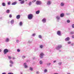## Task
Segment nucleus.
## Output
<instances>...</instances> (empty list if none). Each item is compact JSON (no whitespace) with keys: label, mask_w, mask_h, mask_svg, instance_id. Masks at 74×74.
<instances>
[{"label":"nucleus","mask_w":74,"mask_h":74,"mask_svg":"<svg viewBox=\"0 0 74 74\" xmlns=\"http://www.w3.org/2000/svg\"><path fill=\"white\" fill-rule=\"evenodd\" d=\"M20 18H21V16L19 15H17L16 16V18L17 19H20Z\"/></svg>","instance_id":"obj_14"},{"label":"nucleus","mask_w":74,"mask_h":74,"mask_svg":"<svg viewBox=\"0 0 74 74\" xmlns=\"http://www.w3.org/2000/svg\"><path fill=\"white\" fill-rule=\"evenodd\" d=\"M14 23V20H12L10 21V23L11 25H13Z\"/></svg>","instance_id":"obj_12"},{"label":"nucleus","mask_w":74,"mask_h":74,"mask_svg":"<svg viewBox=\"0 0 74 74\" xmlns=\"http://www.w3.org/2000/svg\"><path fill=\"white\" fill-rule=\"evenodd\" d=\"M60 5L61 7H63V6L64 5V3L63 2H61L60 4Z\"/></svg>","instance_id":"obj_13"},{"label":"nucleus","mask_w":74,"mask_h":74,"mask_svg":"<svg viewBox=\"0 0 74 74\" xmlns=\"http://www.w3.org/2000/svg\"><path fill=\"white\" fill-rule=\"evenodd\" d=\"M36 5H41L42 4V2L40 1H37L36 2Z\"/></svg>","instance_id":"obj_2"},{"label":"nucleus","mask_w":74,"mask_h":74,"mask_svg":"<svg viewBox=\"0 0 74 74\" xmlns=\"http://www.w3.org/2000/svg\"><path fill=\"white\" fill-rule=\"evenodd\" d=\"M9 18H12V15H11V14H10L9 15Z\"/></svg>","instance_id":"obj_43"},{"label":"nucleus","mask_w":74,"mask_h":74,"mask_svg":"<svg viewBox=\"0 0 74 74\" xmlns=\"http://www.w3.org/2000/svg\"><path fill=\"white\" fill-rule=\"evenodd\" d=\"M34 2H36V0H33Z\"/></svg>","instance_id":"obj_52"},{"label":"nucleus","mask_w":74,"mask_h":74,"mask_svg":"<svg viewBox=\"0 0 74 74\" xmlns=\"http://www.w3.org/2000/svg\"><path fill=\"white\" fill-rule=\"evenodd\" d=\"M74 45V43H73L71 44L72 46H73V45Z\"/></svg>","instance_id":"obj_49"},{"label":"nucleus","mask_w":74,"mask_h":74,"mask_svg":"<svg viewBox=\"0 0 74 74\" xmlns=\"http://www.w3.org/2000/svg\"><path fill=\"white\" fill-rule=\"evenodd\" d=\"M27 64H26V63H25L24 64V66H25V68H27Z\"/></svg>","instance_id":"obj_16"},{"label":"nucleus","mask_w":74,"mask_h":74,"mask_svg":"<svg viewBox=\"0 0 74 74\" xmlns=\"http://www.w3.org/2000/svg\"><path fill=\"white\" fill-rule=\"evenodd\" d=\"M10 4H11V2L9 1V2H8V5H10Z\"/></svg>","instance_id":"obj_40"},{"label":"nucleus","mask_w":74,"mask_h":74,"mask_svg":"<svg viewBox=\"0 0 74 74\" xmlns=\"http://www.w3.org/2000/svg\"><path fill=\"white\" fill-rule=\"evenodd\" d=\"M22 24H23L22 22H20L19 23V25H20V26H22Z\"/></svg>","instance_id":"obj_22"},{"label":"nucleus","mask_w":74,"mask_h":74,"mask_svg":"<svg viewBox=\"0 0 74 74\" xmlns=\"http://www.w3.org/2000/svg\"><path fill=\"white\" fill-rule=\"evenodd\" d=\"M52 1L51 0H48L47 2V5H50L52 3Z\"/></svg>","instance_id":"obj_3"},{"label":"nucleus","mask_w":74,"mask_h":74,"mask_svg":"<svg viewBox=\"0 0 74 74\" xmlns=\"http://www.w3.org/2000/svg\"><path fill=\"white\" fill-rule=\"evenodd\" d=\"M8 74H14V73H8Z\"/></svg>","instance_id":"obj_46"},{"label":"nucleus","mask_w":74,"mask_h":74,"mask_svg":"<svg viewBox=\"0 0 74 74\" xmlns=\"http://www.w3.org/2000/svg\"><path fill=\"white\" fill-rule=\"evenodd\" d=\"M12 59H13V60H14V59H15V57H13L12 58Z\"/></svg>","instance_id":"obj_50"},{"label":"nucleus","mask_w":74,"mask_h":74,"mask_svg":"<svg viewBox=\"0 0 74 74\" xmlns=\"http://www.w3.org/2000/svg\"><path fill=\"white\" fill-rule=\"evenodd\" d=\"M17 4V2L16 1H15L14 2L12 3V5H16Z\"/></svg>","instance_id":"obj_17"},{"label":"nucleus","mask_w":74,"mask_h":74,"mask_svg":"<svg viewBox=\"0 0 74 74\" xmlns=\"http://www.w3.org/2000/svg\"><path fill=\"white\" fill-rule=\"evenodd\" d=\"M1 52V49H0V52Z\"/></svg>","instance_id":"obj_55"},{"label":"nucleus","mask_w":74,"mask_h":74,"mask_svg":"<svg viewBox=\"0 0 74 74\" xmlns=\"http://www.w3.org/2000/svg\"><path fill=\"white\" fill-rule=\"evenodd\" d=\"M32 4V2H30L29 3V5L30 6Z\"/></svg>","instance_id":"obj_26"},{"label":"nucleus","mask_w":74,"mask_h":74,"mask_svg":"<svg viewBox=\"0 0 74 74\" xmlns=\"http://www.w3.org/2000/svg\"><path fill=\"white\" fill-rule=\"evenodd\" d=\"M70 40V38L68 37L65 39V41H68Z\"/></svg>","instance_id":"obj_11"},{"label":"nucleus","mask_w":74,"mask_h":74,"mask_svg":"<svg viewBox=\"0 0 74 74\" xmlns=\"http://www.w3.org/2000/svg\"><path fill=\"white\" fill-rule=\"evenodd\" d=\"M64 14H63V13H61L60 14V16L61 18H63V17L64 16Z\"/></svg>","instance_id":"obj_15"},{"label":"nucleus","mask_w":74,"mask_h":74,"mask_svg":"<svg viewBox=\"0 0 74 74\" xmlns=\"http://www.w3.org/2000/svg\"><path fill=\"white\" fill-rule=\"evenodd\" d=\"M58 64L60 66L62 64V62H59L58 63Z\"/></svg>","instance_id":"obj_37"},{"label":"nucleus","mask_w":74,"mask_h":74,"mask_svg":"<svg viewBox=\"0 0 74 74\" xmlns=\"http://www.w3.org/2000/svg\"><path fill=\"white\" fill-rule=\"evenodd\" d=\"M16 42L17 43H18L19 42V40H16Z\"/></svg>","instance_id":"obj_41"},{"label":"nucleus","mask_w":74,"mask_h":74,"mask_svg":"<svg viewBox=\"0 0 74 74\" xmlns=\"http://www.w3.org/2000/svg\"><path fill=\"white\" fill-rule=\"evenodd\" d=\"M8 50L7 49H5L4 50L3 53L5 55L7 53H8Z\"/></svg>","instance_id":"obj_4"},{"label":"nucleus","mask_w":74,"mask_h":74,"mask_svg":"<svg viewBox=\"0 0 74 74\" xmlns=\"http://www.w3.org/2000/svg\"><path fill=\"white\" fill-rule=\"evenodd\" d=\"M44 46H43V45H41L40 46V48H41V49H42L43 48V47Z\"/></svg>","instance_id":"obj_24"},{"label":"nucleus","mask_w":74,"mask_h":74,"mask_svg":"<svg viewBox=\"0 0 74 74\" xmlns=\"http://www.w3.org/2000/svg\"><path fill=\"white\" fill-rule=\"evenodd\" d=\"M72 28L74 29V24H73L72 25Z\"/></svg>","instance_id":"obj_39"},{"label":"nucleus","mask_w":74,"mask_h":74,"mask_svg":"<svg viewBox=\"0 0 74 74\" xmlns=\"http://www.w3.org/2000/svg\"><path fill=\"white\" fill-rule=\"evenodd\" d=\"M67 23H70V20H68L67 21Z\"/></svg>","instance_id":"obj_35"},{"label":"nucleus","mask_w":74,"mask_h":74,"mask_svg":"<svg viewBox=\"0 0 74 74\" xmlns=\"http://www.w3.org/2000/svg\"><path fill=\"white\" fill-rule=\"evenodd\" d=\"M22 0H18V1H21Z\"/></svg>","instance_id":"obj_57"},{"label":"nucleus","mask_w":74,"mask_h":74,"mask_svg":"<svg viewBox=\"0 0 74 74\" xmlns=\"http://www.w3.org/2000/svg\"><path fill=\"white\" fill-rule=\"evenodd\" d=\"M68 44H71V42L70 41L68 42Z\"/></svg>","instance_id":"obj_44"},{"label":"nucleus","mask_w":74,"mask_h":74,"mask_svg":"<svg viewBox=\"0 0 74 74\" xmlns=\"http://www.w3.org/2000/svg\"><path fill=\"white\" fill-rule=\"evenodd\" d=\"M20 51H21V50H20V49H17V52H19Z\"/></svg>","instance_id":"obj_38"},{"label":"nucleus","mask_w":74,"mask_h":74,"mask_svg":"<svg viewBox=\"0 0 74 74\" xmlns=\"http://www.w3.org/2000/svg\"><path fill=\"white\" fill-rule=\"evenodd\" d=\"M47 71H48V70L46 69H45V70H44V73H47Z\"/></svg>","instance_id":"obj_32"},{"label":"nucleus","mask_w":74,"mask_h":74,"mask_svg":"<svg viewBox=\"0 0 74 74\" xmlns=\"http://www.w3.org/2000/svg\"><path fill=\"white\" fill-rule=\"evenodd\" d=\"M39 73H40V72L38 71H36V73L37 74H39Z\"/></svg>","instance_id":"obj_42"},{"label":"nucleus","mask_w":74,"mask_h":74,"mask_svg":"<svg viewBox=\"0 0 74 74\" xmlns=\"http://www.w3.org/2000/svg\"><path fill=\"white\" fill-rule=\"evenodd\" d=\"M56 62V60H54L53 61V63H55Z\"/></svg>","instance_id":"obj_51"},{"label":"nucleus","mask_w":74,"mask_h":74,"mask_svg":"<svg viewBox=\"0 0 74 74\" xmlns=\"http://www.w3.org/2000/svg\"><path fill=\"white\" fill-rule=\"evenodd\" d=\"M30 60H27V62H29Z\"/></svg>","instance_id":"obj_48"},{"label":"nucleus","mask_w":74,"mask_h":74,"mask_svg":"<svg viewBox=\"0 0 74 74\" xmlns=\"http://www.w3.org/2000/svg\"><path fill=\"white\" fill-rule=\"evenodd\" d=\"M10 12V10H8V9L6 11V12L7 13H9Z\"/></svg>","instance_id":"obj_21"},{"label":"nucleus","mask_w":74,"mask_h":74,"mask_svg":"<svg viewBox=\"0 0 74 74\" xmlns=\"http://www.w3.org/2000/svg\"><path fill=\"white\" fill-rule=\"evenodd\" d=\"M27 0H25V1H27Z\"/></svg>","instance_id":"obj_60"},{"label":"nucleus","mask_w":74,"mask_h":74,"mask_svg":"<svg viewBox=\"0 0 74 74\" xmlns=\"http://www.w3.org/2000/svg\"><path fill=\"white\" fill-rule=\"evenodd\" d=\"M47 19L46 18H44L42 20V22L44 23H45L46 22V21Z\"/></svg>","instance_id":"obj_9"},{"label":"nucleus","mask_w":74,"mask_h":74,"mask_svg":"<svg viewBox=\"0 0 74 74\" xmlns=\"http://www.w3.org/2000/svg\"><path fill=\"white\" fill-rule=\"evenodd\" d=\"M34 2V1H32V3H33Z\"/></svg>","instance_id":"obj_58"},{"label":"nucleus","mask_w":74,"mask_h":74,"mask_svg":"<svg viewBox=\"0 0 74 74\" xmlns=\"http://www.w3.org/2000/svg\"><path fill=\"white\" fill-rule=\"evenodd\" d=\"M10 41V39H9V38H6V39L5 40V42H9V41Z\"/></svg>","instance_id":"obj_10"},{"label":"nucleus","mask_w":74,"mask_h":74,"mask_svg":"<svg viewBox=\"0 0 74 74\" xmlns=\"http://www.w3.org/2000/svg\"><path fill=\"white\" fill-rule=\"evenodd\" d=\"M38 37L40 39H42V36H41V35H39L38 36Z\"/></svg>","instance_id":"obj_23"},{"label":"nucleus","mask_w":74,"mask_h":74,"mask_svg":"<svg viewBox=\"0 0 74 74\" xmlns=\"http://www.w3.org/2000/svg\"><path fill=\"white\" fill-rule=\"evenodd\" d=\"M39 63L40 64H42V61L41 60H40L39 62Z\"/></svg>","instance_id":"obj_28"},{"label":"nucleus","mask_w":74,"mask_h":74,"mask_svg":"<svg viewBox=\"0 0 74 74\" xmlns=\"http://www.w3.org/2000/svg\"><path fill=\"white\" fill-rule=\"evenodd\" d=\"M67 74H70V73H68Z\"/></svg>","instance_id":"obj_56"},{"label":"nucleus","mask_w":74,"mask_h":74,"mask_svg":"<svg viewBox=\"0 0 74 74\" xmlns=\"http://www.w3.org/2000/svg\"><path fill=\"white\" fill-rule=\"evenodd\" d=\"M10 64H14V62L12 60H10L9 62Z\"/></svg>","instance_id":"obj_20"},{"label":"nucleus","mask_w":74,"mask_h":74,"mask_svg":"<svg viewBox=\"0 0 74 74\" xmlns=\"http://www.w3.org/2000/svg\"><path fill=\"white\" fill-rule=\"evenodd\" d=\"M40 10H38L36 11V14H40Z\"/></svg>","instance_id":"obj_19"},{"label":"nucleus","mask_w":74,"mask_h":74,"mask_svg":"<svg viewBox=\"0 0 74 74\" xmlns=\"http://www.w3.org/2000/svg\"><path fill=\"white\" fill-rule=\"evenodd\" d=\"M13 64H10V67H12V66H13Z\"/></svg>","instance_id":"obj_29"},{"label":"nucleus","mask_w":74,"mask_h":74,"mask_svg":"<svg viewBox=\"0 0 74 74\" xmlns=\"http://www.w3.org/2000/svg\"><path fill=\"white\" fill-rule=\"evenodd\" d=\"M2 6H3V7H5V5H6L5 4V3L4 2H3L2 3Z\"/></svg>","instance_id":"obj_18"},{"label":"nucleus","mask_w":74,"mask_h":74,"mask_svg":"<svg viewBox=\"0 0 74 74\" xmlns=\"http://www.w3.org/2000/svg\"><path fill=\"white\" fill-rule=\"evenodd\" d=\"M60 51H61L60 50Z\"/></svg>","instance_id":"obj_61"},{"label":"nucleus","mask_w":74,"mask_h":74,"mask_svg":"<svg viewBox=\"0 0 74 74\" xmlns=\"http://www.w3.org/2000/svg\"><path fill=\"white\" fill-rule=\"evenodd\" d=\"M36 34H32V37H34L35 36H36Z\"/></svg>","instance_id":"obj_30"},{"label":"nucleus","mask_w":74,"mask_h":74,"mask_svg":"<svg viewBox=\"0 0 74 74\" xmlns=\"http://www.w3.org/2000/svg\"><path fill=\"white\" fill-rule=\"evenodd\" d=\"M62 46L61 45H58L56 47V49H58V50H59V49H60L62 47Z\"/></svg>","instance_id":"obj_5"},{"label":"nucleus","mask_w":74,"mask_h":74,"mask_svg":"<svg viewBox=\"0 0 74 74\" xmlns=\"http://www.w3.org/2000/svg\"><path fill=\"white\" fill-rule=\"evenodd\" d=\"M51 63H47V66H50L51 65Z\"/></svg>","instance_id":"obj_34"},{"label":"nucleus","mask_w":74,"mask_h":74,"mask_svg":"<svg viewBox=\"0 0 74 74\" xmlns=\"http://www.w3.org/2000/svg\"><path fill=\"white\" fill-rule=\"evenodd\" d=\"M26 58V56H23V58Z\"/></svg>","instance_id":"obj_45"},{"label":"nucleus","mask_w":74,"mask_h":74,"mask_svg":"<svg viewBox=\"0 0 74 74\" xmlns=\"http://www.w3.org/2000/svg\"><path fill=\"white\" fill-rule=\"evenodd\" d=\"M2 18H3L2 17H0V19H2Z\"/></svg>","instance_id":"obj_53"},{"label":"nucleus","mask_w":74,"mask_h":74,"mask_svg":"<svg viewBox=\"0 0 74 74\" xmlns=\"http://www.w3.org/2000/svg\"><path fill=\"white\" fill-rule=\"evenodd\" d=\"M29 70L30 71H33V69L32 67H30L29 68Z\"/></svg>","instance_id":"obj_27"},{"label":"nucleus","mask_w":74,"mask_h":74,"mask_svg":"<svg viewBox=\"0 0 74 74\" xmlns=\"http://www.w3.org/2000/svg\"><path fill=\"white\" fill-rule=\"evenodd\" d=\"M28 43H29L30 44H31L32 43V41L29 40L28 41Z\"/></svg>","instance_id":"obj_36"},{"label":"nucleus","mask_w":74,"mask_h":74,"mask_svg":"<svg viewBox=\"0 0 74 74\" xmlns=\"http://www.w3.org/2000/svg\"><path fill=\"white\" fill-rule=\"evenodd\" d=\"M43 56H44V54H43L42 53H41L40 55V58L41 59L43 58Z\"/></svg>","instance_id":"obj_7"},{"label":"nucleus","mask_w":74,"mask_h":74,"mask_svg":"<svg viewBox=\"0 0 74 74\" xmlns=\"http://www.w3.org/2000/svg\"><path fill=\"white\" fill-rule=\"evenodd\" d=\"M72 37L73 38H74V35L72 36Z\"/></svg>","instance_id":"obj_47"},{"label":"nucleus","mask_w":74,"mask_h":74,"mask_svg":"<svg viewBox=\"0 0 74 74\" xmlns=\"http://www.w3.org/2000/svg\"><path fill=\"white\" fill-rule=\"evenodd\" d=\"M33 17V15L32 14H30L28 15V19H32Z\"/></svg>","instance_id":"obj_1"},{"label":"nucleus","mask_w":74,"mask_h":74,"mask_svg":"<svg viewBox=\"0 0 74 74\" xmlns=\"http://www.w3.org/2000/svg\"><path fill=\"white\" fill-rule=\"evenodd\" d=\"M53 74H58V73H54Z\"/></svg>","instance_id":"obj_54"},{"label":"nucleus","mask_w":74,"mask_h":74,"mask_svg":"<svg viewBox=\"0 0 74 74\" xmlns=\"http://www.w3.org/2000/svg\"><path fill=\"white\" fill-rule=\"evenodd\" d=\"M24 3H25V1H23V0L21 1V2H20V3L21 4H23Z\"/></svg>","instance_id":"obj_25"},{"label":"nucleus","mask_w":74,"mask_h":74,"mask_svg":"<svg viewBox=\"0 0 74 74\" xmlns=\"http://www.w3.org/2000/svg\"><path fill=\"white\" fill-rule=\"evenodd\" d=\"M8 58L10 60H11V59H12V57L10 56H8Z\"/></svg>","instance_id":"obj_31"},{"label":"nucleus","mask_w":74,"mask_h":74,"mask_svg":"<svg viewBox=\"0 0 74 74\" xmlns=\"http://www.w3.org/2000/svg\"><path fill=\"white\" fill-rule=\"evenodd\" d=\"M36 49H38V48H36Z\"/></svg>","instance_id":"obj_59"},{"label":"nucleus","mask_w":74,"mask_h":74,"mask_svg":"<svg viewBox=\"0 0 74 74\" xmlns=\"http://www.w3.org/2000/svg\"><path fill=\"white\" fill-rule=\"evenodd\" d=\"M57 35L59 36H61L62 35V34H61V32L60 31H58L57 33Z\"/></svg>","instance_id":"obj_6"},{"label":"nucleus","mask_w":74,"mask_h":74,"mask_svg":"<svg viewBox=\"0 0 74 74\" xmlns=\"http://www.w3.org/2000/svg\"><path fill=\"white\" fill-rule=\"evenodd\" d=\"M60 16H57L56 17V19L57 20V22H59V20H60Z\"/></svg>","instance_id":"obj_8"},{"label":"nucleus","mask_w":74,"mask_h":74,"mask_svg":"<svg viewBox=\"0 0 74 74\" xmlns=\"http://www.w3.org/2000/svg\"><path fill=\"white\" fill-rule=\"evenodd\" d=\"M74 34V32H71L70 33V34Z\"/></svg>","instance_id":"obj_33"}]
</instances>
